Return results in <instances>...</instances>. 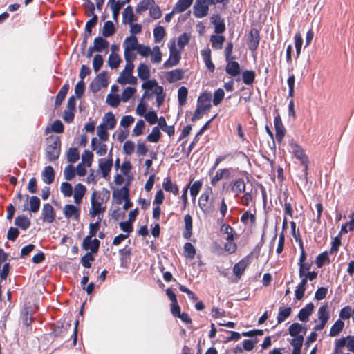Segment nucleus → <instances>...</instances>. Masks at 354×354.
Wrapping results in <instances>:
<instances>
[{
  "label": "nucleus",
  "instance_id": "nucleus-23",
  "mask_svg": "<svg viewBox=\"0 0 354 354\" xmlns=\"http://www.w3.org/2000/svg\"><path fill=\"white\" fill-rule=\"evenodd\" d=\"M139 44L138 39L135 36L128 37L123 43L124 50L137 51Z\"/></svg>",
  "mask_w": 354,
  "mask_h": 354
},
{
  "label": "nucleus",
  "instance_id": "nucleus-16",
  "mask_svg": "<svg viewBox=\"0 0 354 354\" xmlns=\"http://www.w3.org/2000/svg\"><path fill=\"white\" fill-rule=\"evenodd\" d=\"M32 312L30 306L25 305L21 311V319L26 326H29L32 322Z\"/></svg>",
  "mask_w": 354,
  "mask_h": 354
},
{
  "label": "nucleus",
  "instance_id": "nucleus-12",
  "mask_svg": "<svg viewBox=\"0 0 354 354\" xmlns=\"http://www.w3.org/2000/svg\"><path fill=\"white\" fill-rule=\"evenodd\" d=\"M112 158H109V159H100L99 160V169L102 172V177L106 178L112 168Z\"/></svg>",
  "mask_w": 354,
  "mask_h": 354
},
{
  "label": "nucleus",
  "instance_id": "nucleus-21",
  "mask_svg": "<svg viewBox=\"0 0 354 354\" xmlns=\"http://www.w3.org/2000/svg\"><path fill=\"white\" fill-rule=\"evenodd\" d=\"M314 305L313 303H308L305 307L302 308L298 314V318L301 322H307L309 316L313 313Z\"/></svg>",
  "mask_w": 354,
  "mask_h": 354
},
{
  "label": "nucleus",
  "instance_id": "nucleus-39",
  "mask_svg": "<svg viewBox=\"0 0 354 354\" xmlns=\"http://www.w3.org/2000/svg\"><path fill=\"white\" fill-rule=\"evenodd\" d=\"M291 311L292 310L290 307H280L277 315V322L280 324L285 321L290 315Z\"/></svg>",
  "mask_w": 354,
  "mask_h": 354
},
{
  "label": "nucleus",
  "instance_id": "nucleus-7",
  "mask_svg": "<svg viewBox=\"0 0 354 354\" xmlns=\"http://www.w3.org/2000/svg\"><path fill=\"white\" fill-rule=\"evenodd\" d=\"M80 205H74L73 204H67L63 208V214L67 219L73 218L78 221L80 218Z\"/></svg>",
  "mask_w": 354,
  "mask_h": 354
},
{
  "label": "nucleus",
  "instance_id": "nucleus-58",
  "mask_svg": "<svg viewBox=\"0 0 354 354\" xmlns=\"http://www.w3.org/2000/svg\"><path fill=\"white\" fill-rule=\"evenodd\" d=\"M145 127V124L142 120H138L132 131L133 136H139L142 134Z\"/></svg>",
  "mask_w": 354,
  "mask_h": 354
},
{
  "label": "nucleus",
  "instance_id": "nucleus-37",
  "mask_svg": "<svg viewBox=\"0 0 354 354\" xmlns=\"http://www.w3.org/2000/svg\"><path fill=\"white\" fill-rule=\"evenodd\" d=\"M115 33L114 24L111 21H106L102 28V35L109 37Z\"/></svg>",
  "mask_w": 354,
  "mask_h": 354
},
{
  "label": "nucleus",
  "instance_id": "nucleus-54",
  "mask_svg": "<svg viewBox=\"0 0 354 354\" xmlns=\"http://www.w3.org/2000/svg\"><path fill=\"white\" fill-rule=\"evenodd\" d=\"M184 254L187 258H189L190 259H194L196 254V250L192 243H186L185 244Z\"/></svg>",
  "mask_w": 354,
  "mask_h": 354
},
{
  "label": "nucleus",
  "instance_id": "nucleus-40",
  "mask_svg": "<svg viewBox=\"0 0 354 354\" xmlns=\"http://www.w3.org/2000/svg\"><path fill=\"white\" fill-rule=\"evenodd\" d=\"M93 159V153L88 150H85L82 154L80 163L86 165L87 167H90L91 166Z\"/></svg>",
  "mask_w": 354,
  "mask_h": 354
},
{
  "label": "nucleus",
  "instance_id": "nucleus-22",
  "mask_svg": "<svg viewBox=\"0 0 354 354\" xmlns=\"http://www.w3.org/2000/svg\"><path fill=\"white\" fill-rule=\"evenodd\" d=\"M100 124L106 127L108 129H113L116 124V120L114 114L111 112L106 113L104 115L102 122Z\"/></svg>",
  "mask_w": 354,
  "mask_h": 354
},
{
  "label": "nucleus",
  "instance_id": "nucleus-46",
  "mask_svg": "<svg viewBox=\"0 0 354 354\" xmlns=\"http://www.w3.org/2000/svg\"><path fill=\"white\" fill-rule=\"evenodd\" d=\"M69 90V85L68 84H64L59 93L57 95L56 100H55V104L56 105H59L62 102V101L64 100L66 95Z\"/></svg>",
  "mask_w": 354,
  "mask_h": 354
},
{
  "label": "nucleus",
  "instance_id": "nucleus-44",
  "mask_svg": "<svg viewBox=\"0 0 354 354\" xmlns=\"http://www.w3.org/2000/svg\"><path fill=\"white\" fill-rule=\"evenodd\" d=\"M161 133L158 127H155L151 132L147 136V140L150 142H158L160 138Z\"/></svg>",
  "mask_w": 354,
  "mask_h": 354
},
{
  "label": "nucleus",
  "instance_id": "nucleus-8",
  "mask_svg": "<svg viewBox=\"0 0 354 354\" xmlns=\"http://www.w3.org/2000/svg\"><path fill=\"white\" fill-rule=\"evenodd\" d=\"M108 81L104 73L98 74L93 80L91 88L93 92L98 91L100 88L106 87Z\"/></svg>",
  "mask_w": 354,
  "mask_h": 354
},
{
  "label": "nucleus",
  "instance_id": "nucleus-4",
  "mask_svg": "<svg viewBox=\"0 0 354 354\" xmlns=\"http://www.w3.org/2000/svg\"><path fill=\"white\" fill-rule=\"evenodd\" d=\"M60 152V141L58 137L50 136L47 138L46 155L48 160L53 161L58 158Z\"/></svg>",
  "mask_w": 354,
  "mask_h": 354
},
{
  "label": "nucleus",
  "instance_id": "nucleus-13",
  "mask_svg": "<svg viewBox=\"0 0 354 354\" xmlns=\"http://www.w3.org/2000/svg\"><path fill=\"white\" fill-rule=\"evenodd\" d=\"M86 189L84 185L81 183H77V185H75L74 188L73 198L74 202L75 203L76 205H80V203H82V198L86 193Z\"/></svg>",
  "mask_w": 354,
  "mask_h": 354
},
{
  "label": "nucleus",
  "instance_id": "nucleus-49",
  "mask_svg": "<svg viewBox=\"0 0 354 354\" xmlns=\"http://www.w3.org/2000/svg\"><path fill=\"white\" fill-rule=\"evenodd\" d=\"M80 158L79 151L77 148H70L67 152V160L74 163Z\"/></svg>",
  "mask_w": 354,
  "mask_h": 354
},
{
  "label": "nucleus",
  "instance_id": "nucleus-28",
  "mask_svg": "<svg viewBox=\"0 0 354 354\" xmlns=\"http://www.w3.org/2000/svg\"><path fill=\"white\" fill-rule=\"evenodd\" d=\"M201 55L203 57V61L205 64L206 67L211 72H213L215 67L214 64L212 62L211 59V51L209 49L203 50H201Z\"/></svg>",
  "mask_w": 354,
  "mask_h": 354
},
{
  "label": "nucleus",
  "instance_id": "nucleus-34",
  "mask_svg": "<svg viewBox=\"0 0 354 354\" xmlns=\"http://www.w3.org/2000/svg\"><path fill=\"white\" fill-rule=\"evenodd\" d=\"M318 322L327 323L329 318V313L327 306H322L317 311Z\"/></svg>",
  "mask_w": 354,
  "mask_h": 354
},
{
  "label": "nucleus",
  "instance_id": "nucleus-17",
  "mask_svg": "<svg viewBox=\"0 0 354 354\" xmlns=\"http://www.w3.org/2000/svg\"><path fill=\"white\" fill-rule=\"evenodd\" d=\"M225 71L227 74L232 77L239 75L240 73L239 64L237 62L232 61L231 59H230L228 61H227Z\"/></svg>",
  "mask_w": 354,
  "mask_h": 354
},
{
  "label": "nucleus",
  "instance_id": "nucleus-6",
  "mask_svg": "<svg viewBox=\"0 0 354 354\" xmlns=\"http://www.w3.org/2000/svg\"><path fill=\"white\" fill-rule=\"evenodd\" d=\"M209 3L207 0H196L193 6V14L196 18H203L207 15Z\"/></svg>",
  "mask_w": 354,
  "mask_h": 354
},
{
  "label": "nucleus",
  "instance_id": "nucleus-51",
  "mask_svg": "<svg viewBox=\"0 0 354 354\" xmlns=\"http://www.w3.org/2000/svg\"><path fill=\"white\" fill-rule=\"evenodd\" d=\"M165 35V31L163 27L158 26L153 30V37L156 43L160 42Z\"/></svg>",
  "mask_w": 354,
  "mask_h": 354
},
{
  "label": "nucleus",
  "instance_id": "nucleus-56",
  "mask_svg": "<svg viewBox=\"0 0 354 354\" xmlns=\"http://www.w3.org/2000/svg\"><path fill=\"white\" fill-rule=\"evenodd\" d=\"M40 207V200L37 196H33L30 198V209L32 212H37Z\"/></svg>",
  "mask_w": 354,
  "mask_h": 354
},
{
  "label": "nucleus",
  "instance_id": "nucleus-55",
  "mask_svg": "<svg viewBox=\"0 0 354 354\" xmlns=\"http://www.w3.org/2000/svg\"><path fill=\"white\" fill-rule=\"evenodd\" d=\"M60 191L65 197H70L73 194L72 185L67 182H64L61 184Z\"/></svg>",
  "mask_w": 354,
  "mask_h": 354
},
{
  "label": "nucleus",
  "instance_id": "nucleus-33",
  "mask_svg": "<svg viewBox=\"0 0 354 354\" xmlns=\"http://www.w3.org/2000/svg\"><path fill=\"white\" fill-rule=\"evenodd\" d=\"M113 196L119 200V203H121V200H127L129 198V189L127 186L125 185L121 189L114 191Z\"/></svg>",
  "mask_w": 354,
  "mask_h": 354
},
{
  "label": "nucleus",
  "instance_id": "nucleus-35",
  "mask_svg": "<svg viewBox=\"0 0 354 354\" xmlns=\"http://www.w3.org/2000/svg\"><path fill=\"white\" fill-rule=\"evenodd\" d=\"M121 62V58L116 53H111L109 56L108 64L111 68H117Z\"/></svg>",
  "mask_w": 354,
  "mask_h": 354
},
{
  "label": "nucleus",
  "instance_id": "nucleus-42",
  "mask_svg": "<svg viewBox=\"0 0 354 354\" xmlns=\"http://www.w3.org/2000/svg\"><path fill=\"white\" fill-rule=\"evenodd\" d=\"M15 224L23 230H26L29 227L30 222L26 216H19L15 218Z\"/></svg>",
  "mask_w": 354,
  "mask_h": 354
},
{
  "label": "nucleus",
  "instance_id": "nucleus-30",
  "mask_svg": "<svg viewBox=\"0 0 354 354\" xmlns=\"http://www.w3.org/2000/svg\"><path fill=\"white\" fill-rule=\"evenodd\" d=\"M344 327V322L340 319H337L334 323V324L332 326V327L330 330L329 335L330 337H336V336L339 335V334L343 330Z\"/></svg>",
  "mask_w": 354,
  "mask_h": 354
},
{
  "label": "nucleus",
  "instance_id": "nucleus-48",
  "mask_svg": "<svg viewBox=\"0 0 354 354\" xmlns=\"http://www.w3.org/2000/svg\"><path fill=\"white\" fill-rule=\"evenodd\" d=\"M63 131H64V125H63L62 122L59 120H57L55 122H53V123L51 124L50 128L47 127L46 129V133H48L50 131H53V132L59 133L63 132Z\"/></svg>",
  "mask_w": 354,
  "mask_h": 354
},
{
  "label": "nucleus",
  "instance_id": "nucleus-52",
  "mask_svg": "<svg viewBox=\"0 0 354 354\" xmlns=\"http://www.w3.org/2000/svg\"><path fill=\"white\" fill-rule=\"evenodd\" d=\"M188 91L187 88L185 86H181L178 88V100L179 104L183 106L185 104L187 97Z\"/></svg>",
  "mask_w": 354,
  "mask_h": 354
},
{
  "label": "nucleus",
  "instance_id": "nucleus-57",
  "mask_svg": "<svg viewBox=\"0 0 354 354\" xmlns=\"http://www.w3.org/2000/svg\"><path fill=\"white\" fill-rule=\"evenodd\" d=\"M136 90L132 87L126 88L121 95V100L124 102H127L136 93Z\"/></svg>",
  "mask_w": 354,
  "mask_h": 354
},
{
  "label": "nucleus",
  "instance_id": "nucleus-63",
  "mask_svg": "<svg viewBox=\"0 0 354 354\" xmlns=\"http://www.w3.org/2000/svg\"><path fill=\"white\" fill-rule=\"evenodd\" d=\"M107 130L108 129H106V127L101 124L97 127V135L101 140L106 141L108 140L109 133H107Z\"/></svg>",
  "mask_w": 354,
  "mask_h": 354
},
{
  "label": "nucleus",
  "instance_id": "nucleus-5",
  "mask_svg": "<svg viewBox=\"0 0 354 354\" xmlns=\"http://www.w3.org/2000/svg\"><path fill=\"white\" fill-rule=\"evenodd\" d=\"M169 49V58L164 63L165 68L176 66L180 59V53L183 50L176 47L175 39H171L168 44Z\"/></svg>",
  "mask_w": 354,
  "mask_h": 354
},
{
  "label": "nucleus",
  "instance_id": "nucleus-32",
  "mask_svg": "<svg viewBox=\"0 0 354 354\" xmlns=\"http://www.w3.org/2000/svg\"><path fill=\"white\" fill-rule=\"evenodd\" d=\"M163 189L167 192H171L174 194H178V188L176 184H173L170 178L167 177L164 180L162 183Z\"/></svg>",
  "mask_w": 354,
  "mask_h": 354
},
{
  "label": "nucleus",
  "instance_id": "nucleus-3",
  "mask_svg": "<svg viewBox=\"0 0 354 354\" xmlns=\"http://www.w3.org/2000/svg\"><path fill=\"white\" fill-rule=\"evenodd\" d=\"M212 192V189L210 187H207L199 197L198 205L201 211L205 214H211L215 209V205L214 203V198H210Z\"/></svg>",
  "mask_w": 354,
  "mask_h": 354
},
{
  "label": "nucleus",
  "instance_id": "nucleus-60",
  "mask_svg": "<svg viewBox=\"0 0 354 354\" xmlns=\"http://www.w3.org/2000/svg\"><path fill=\"white\" fill-rule=\"evenodd\" d=\"M75 176V170L72 165L66 166L64 170V176L66 180H72Z\"/></svg>",
  "mask_w": 354,
  "mask_h": 354
},
{
  "label": "nucleus",
  "instance_id": "nucleus-53",
  "mask_svg": "<svg viewBox=\"0 0 354 354\" xmlns=\"http://www.w3.org/2000/svg\"><path fill=\"white\" fill-rule=\"evenodd\" d=\"M254 77L255 73L252 71H245L242 73L243 81L247 85L252 84Z\"/></svg>",
  "mask_w": 354,
  "mask_h": 354
},
{
  "label": "nucleus",
  "instance_id": "nucleus-45",
  "mask_svg": "<svg viewBox=\"0 0 354 354\" xmlns=\"http://www.w3.org/2000/svg\"><path fill=\"white\" fill-rule=\"evenodd\" d=\"M256 217L254 214L250 213L248 211L244 212L241 217V221L245 225L248 224L250 222L251 225H254Z\"/></svg>",
  "mask_w": 354,
  "mask_h": 354
},
{
  "label": "nucleus",
  "instance_id": "nucleus-19",
  "mask_svg": "<svg viewBox=\"0 0 354 354\" xmlns=\"http://www.w3.org/2000/svg\"><path fill=\"white\" fill-rule=\"evenodd\" d=\"M109 46V43L102 37H97L95 38L93 41V46L96 52H102L104 50L106 53H107Z\"/></svg>",
  "mask_w": 354,
  "mask_h": 354
},
{
  "label": "nucleus",
  "instance_id": "nucleus-50",
  "mask_svg": "<svg viewBox=\"0 0 354 354\" xmlns=\"http://www.w3.org/2000/svg\"><path fill=\"white\" fill-rule=\"evenodd\" d=\"M210 41L213 48L216 49H221L225 41V38L221 35H213L211 37Z\"/></svg>",
  "mask_w": 354,
  "mask_h": 354
},
{
  "label": "nucleus",
  "instance_id": "nucleus-64",
  "mask_svg": "<svg viewBox=\"0 0 354 354\" xmlns=\"http://www.w3.org/2000/svg\"><path fill=\"white\" fill-rule=\"evenodd\" d=\"M354 229V212L352 214L351 216V221L349 222L346 223L341 227L340 234H346L349 230H353Z\"/></svg>",
  "mask_w": 354,
  "mask_h": 354
},
{
  "label": "nucleus",
  "instance_id": "nucleus-47",
  "mask_svg": "<svg viewBox=\"0 0 354 354\" xmlns=\"http://www.w3.org/2000/svg\"><path fill=\"white\" fill-rule=\"evenodd\" d=\"M245 268L246 263L244 261H241L234 266L233 272L236 277L239 279L242 274L244 272Z\"/></svg>",
  "mask_w": 354,
  "mask_h": 354
},
{
  "label": "nucleus",
  "instance_id": "nucleus-27",
  "mask_svg": "<svg viewBox=\"0 0 354 354\" xmlns=\"http://www.w3.org/2000/svg\"><path fill=\"white\" fill-rule=\"evenodd\" d=\"M259 42V37L257 30H252L250 34V39L248 43V48L251 50L257 49Z\"/></svg>",
  "mask_w": 354,
  "mask_h": 354
},
{
  "label": "nucleus",
  "instance_id": "nucleus-15",
  "mask_svg": "<svg viewBox=\"0 0 354 354\" xmlns=\"http://www.w3.org/2000/svg\"><path fill=\"white\" fill-rule=\"evenodd\" d=\"M274 124L276 131V139L278 142H281L285 135V129L279 115L274 118Z\"/></svg>",
  "mask_w": 354,
  "mask_h": 354
},
{
  "label": "nucleus",
  "instance_id": "nucleus-31",
  "mask_svg": "<svg viewBox=\"0 0 354 354\" xmlns=\"http://www.w3.org/2000/svg\"><path fill=\"white\" fill-rule=\"evenodd\" d=\"M232 192L235 194L236 196H238L240 194L245 192V184L243 179L236 180L232 187Z\"/></svg>",
  "mask_w": 354,
  "mask_h": 354
},
{
  "label": "nucleus",
  "instance_id": "nucleus-62",
  "mask_svg": "<svg viewBox=\"0 0 354 354\" xmlns=\"http://www.w3.org/2000/svg\"><path fill=\"white\" fill-rule=\"evenodd\" d=\"M103 58L101 55L97 54L93 60V68L95 73H97L103 64Z\"/></svg>",
  "mask_w": 354,
  "mask_h": 354
},
{
  "label": "nucleus",
  "instance_id": "nucleus-14",
  "mask_svg": "<svg viewBox=\"0 0 354 354\" xmlns=\"http://www.w3.org/2000/svg\"><path fill=\"white\" fill-rule=\"evenodd\" d=\"M289 334L293 337H297L303 335V336L306 333V328L299 323H293L288 328Z\"/></svg>",
  "mask_w": 354,
  "mask_h": 354
},
{
  "label": "nucleus",
  "instance_id": "nucleus-9",
  "mask_svg": "<svg viewBox=\"0 0 354 354\" xmlns=\"http://www.w3.org/2000/svg\"><path fill=\"white\" fill-rule=\"evenodd\" d=\"M93 237L86 236L82 242V248L85 250H90L91 253H95L97 252L100 246V241L97 239H92Z\"/></svg>",
  "mask_w": 354,
  "mask_h": 354
},
{
  "label": "nucleus",
  "instance_id": "nucleus-20",
  "mask_svg": "<svg viewBox=\"0 0 354 354\" xmlns=\"http://www.w3.org/2000/svg\"><path fill=\"white\" fill-rule=\"evenodd\" d=\"M183 76L184 71L183 70L175 69L167 72L166 73L165 77L169 82L173 83L182 80Z\"/></svg>",
  "mask_w": 354,
  "mask_h": 354
},
{
  "label": "nucleus",
  "instance_id": "nucleus-41",
  "mask_svg": "<svg viewBox=\"0 0 354 354\" xmlns=\"http://www.w3.org/2000/svg\"><path fill=\"white\" fill-rule=\"evenodd\" d=\"M212 20L215 25V32L216 33L220 34L225 31V24L223 22V21H221L220 19V17L218 15H214L212 17Z\"/></svg>",
  "mask_w": 354,
  "mask_h": 354
},
{
  "label": "nucleus",
  "instance_id": "nucleus-24",
  "mask_svg": "<svg viewBox=\"0 0 354 354\" xmlns=\"http://www.w3.org/2000/svg\"><path fill=\"white\" fill-rule=\"evenodd\" d=\"M230 178V171L228 169H221L217 170L215 176L211 180V184L216 185V184L223 178Z\"/></svg>",
  "mask_w": 354,
  "mask_h": 354
},
{
  "label": "nucleus",
  "instance_id": "nucleus-2",
  "mask_svg": "<svg viewBox=\"0 0 354 354\" xmlns=\"http://www.w3.org/2000/svg\"><path fill=\"white\" fill-rule=\"evenodd\" d=\"M288 151L304 167L307 168L309 163L308 157L304 148L292 138L288 140Z\"/></svg>",
  "mask_w": 354,
  "mask_h": 354
},
{
  "label": "nucleus",
  "instance_id": "nucleus-25",
  "mask_svg": "<svg viewBox=\"0 0 354 354\" xmlns=\"http://www.w3.org/2000/svg\"><path fill=\"white\" fill-rule=\"evenodd\" d=\"M43 181L48 185L51 184L55 179V171L51 166H47L42 172Z\"/></svg>",
  "mask_w": 354,
  "mask_h": 354
},
{
  "label": "nucleus",
  "instance_id": "nucleus-36",
  "mask_svg": "<svg viewBox=\"0 0 354 354\" xmlns=\"http://www.w3.org/2000/svg\"><path fill=\"white\" fill-rule=\"evenodd\" d=\"M149 55L151 57V62L153 64H158L162 61V53L158 46H156L151 49V53Z\"/></svg>",
  "mask_w": 354,
  "mask_h": 354
},
{
  "label": "nucleus",
  "instance_id": "nucleus-18",
  "mask_svg": "<svg viewBox=\"0 0 354 354\" xmlns=\"http://www.w3.org/2000/svg\"><path fill=\"white\" fill-rule=\"evenodd\" d=\"M210 107L209 104H203L202 97H199L198 99V104L197 106L196 109L195 110L193 117H192V121H195L196 120L200 119L203 113L208 109Z\"/></svg>",
  "mask_w": 354,
  "mask_h": 354
},
{
  "label": "nucleus",
  "instance_id": "nucleus-10",
  "mask_svg": "<svg viewBox=\"0 0 354 354\" xmlns=\"http://www.w3.org/2000/svg\"><path fill=\"white\" fill-rule=\"evenodd\" d=\"M42 219L44 222L48 223L55 221L54 209L49 203L44 204L41 210Z\"/></svg>",
  "mask_w": 354,
  "mask_h": 354
},
{
  "label": "nucleus",
  "instance_id": "nucleus-29",
  "mask_svg": "<svg viewBox=\"0 0 354 354\" xmlns=\"http://www.w3.org/2000/svg\"><path fill=\"white\" fill-rule=\"evenodd\" d=\"M138 76L143 80H147L150 77V70L147 65L141 63L137 68Z\"/></svg>",
  "mask_w": 354,
  "mask_h": 354
},
{
  "label": "nucleus",
  "instance_id": "nucleus-26",
  "mask_svg": "<svg viewBox=\"0 0 354 354\" xmlns=\"http://www.w3.org/2000/svg\"><path fill=\"white\" fill-rule=\"evenodd\" d=\"M194 0H178L173 8V12L180 13L186 10L192 4Z\"/></svg>",
  "mask_w": 354,
  "mask_h": 354
},
{
  "label": "nucleus",
  "instance_id": "nucleus-11",
  "mask_svg": "<svg viewBox=\"0 0 354 354\" xmlns=\"http://www.w3.org/2000/svg\"><path fill=\"white\" fill-rule=\"evenodd\" d=\"M117 82L122 85H135L137 84V78L133 76L132 73L122 71L117 80Z\"/></svg>",
  "mask_w": 354,
  "mask_h": 354
},
{
  "label": "nucleus",
  "instance_id": "nucleus-61",
  "mask_svg": "<svg viewBox=\"0 0 354 354\" xmlns=\"http://www.w3.org/2000/svg\"><path fill=\"white\" fill-rule=\"evenodd\" d=\"M225 93L221 88L216 90L214 93L213 104L214 106L218 105L224 98Z\"/></svg>",
  "mask_w": 354,
  "mask_h": 354
},
{
  "label": "nucleus",
  "instance_id": "nucleus-1",
  "mask_svg": "<svg viewBox=\"0 0 354 354\" xmlns=\"http://www.w3.org/2000/svg\"><path fill=\"white\" fill-rule=\"evenodd\" d=\"M110 197L109 192L106 189L97 192L93 191L91 196V207L88 214L91 217H97V219H102L103 214L106 210V203Z\"/></svg>",
  "mask_w": 354,
  "mask_h": 354
},
{
  "label": "nucleus",
  "instance_id": "nucleus-38",
  "mask_svg": "<svg viewBox=\"0 0 354 354\" xmlns=\"http://www.w3.org/2000/svg\"><path fill=\"white\" fill-rule=\"evenodd\" d=\"M109 5L110 6L111 10L112 11L113 19L116 20L119 15V12L122 7V3L120 1L115 0H109Z\"/></svg>",
  "mask_w": 354,
  "mask_h": 354
},
{
  "label": "nucleus",
  "instance_id": "nucleus-43",
  "mask_svg": "<svg viewBox=\"0 0 354 354\" xmlns=\"http://www.w3.org/2000/svg\"><path fill=\"white\" fill-rule=\"evenodd\" d=\"M154 0H141L138 4L136 10L138 12H142V11L150 9L151 6H154Z\"/></svg>",
  "mask_w": 354,
  "mask_h": 354
},
{
  "label": "nucleus",
  "instance_id": "nucleus-59",
  "mask_svg": "<svg viewBox=\"0 0 354 354\" xmlns=\"http://www.w3.org/2000/svg\"><path fill=\"white\" fill-rule=\"evenodd\" d=\"M136 149L135 144L131 140L126 141L123 145V151L127 156H131Z\"/></svg>",
  "mask_w": 354,
  "mask_h": 354
}]
</instances>
